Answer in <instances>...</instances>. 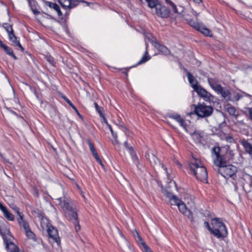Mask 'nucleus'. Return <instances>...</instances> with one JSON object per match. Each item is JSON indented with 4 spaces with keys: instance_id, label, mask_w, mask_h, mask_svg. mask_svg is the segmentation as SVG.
<instances>
[{
    "instance_id": "1",
    "label": "nucleus",
    "mask_w": 252,
    "mask_h": 252,
    "mask_svg": "<svg viewBox=\"0 0 252 252\" xmlns=\"http://www.w3.org/2000/svg\"><path fill=\"white\" fill-rule=\"evenodd\" d=\"M212 153L216 156L213 161L215 165H224L233 162L234 151L230 149L229 145L221 147L215 146L212 149Z\"/></svg>"
},
{
    "instance_id": "2",
    "label": "nucleus",
    "mask_w": 252,
    "mask_h": 252,
    "mask_svg": "<svg viewBox=\"0 0 252 252\" xmlns=\"http://www.w3.org/2000/svg\"><path fill=\"white\" fill-rule=\"evenodd\" d=\"M189 166L198 180L203 182L207 180V169L202 165L200 160L194 158L189 162Z\"/></svg>"
},
{
    "instance_id": "3",
    "label": "nucleus",
    "mask_w": 252,
    "mask_h": 252,
    "mask_svg": "<svg viewBox=\"0 0 252 252\" xmlns=\"http://www.w3.org/2000/svg\"><path fill=\"white\" fill-rule=\"evenodd\" d=\"M212 235L217 238H223L227 236L228 233L225 225L220 218H215L211 220Z\"/></svg>"
},
{
    "instance_id": "4",
    "label": "nucleus",
    "mask_w": 252,
    "mask_h": 252,
    "mask_svg": "<svg viewBox=\"0 0 252 252\" xmlns=\"http://www.w3.org/2000/svg\"><path fill=\"white\" fill-rule=\"evenodd\" d=\"M192 107L194 110L192 112L190 113L191 114H195L198 117L206 118L211 116L213 112V108L211 106H208L204 103H199L197 105L192 104Z\"/></svg>"
},
{
    "instance_id": "5",
    "label": "nucleus",
    "mask_w": 252,
    "mask_h": 252,
    "mask_svg": "<svg viewBox=\"0 0 252 252\" xmlns=\"http://www.w3.org/2000/svg\"><path fill=\"white\" fill-rule=\"evenodd\" d=\"M217 166V171L225 179L232 178L234 179L235 174L237 172V168L236 166L229 164L224 165H215Z\"/></svg>"
},
{
    "instance_id": "6",
    "label": "nucleus",
    "mask_w": 252,
    "mask_h": 252,
    "mask_svg": "<svg viewBox=\"0 0 252 252\" xmlns=\"http://www.w3.org/2000/svg\"><path fill=\"white\" fill-rule=\"evenodd\" d=\"M63 214L65 218L73 224L76 232H78L80 229V225H79L77 208H74L72 210H69L65 211L63 212Z\"/></svg>"
},
{
    "instance_id": "7",
    "label": "nucleus",
    "mask_w": 252,
    "mask_h": 252,
    "mask_svg": "<svg viewBox=\"0 0 252 252\" xmlns=\"http://www.w3.org/2000/svg\"><path fill=\"white\" fill-rule=\"evenodd\" d=\"M189 24L194 29L199 31L205 36H211V31L205 27L203 24L198 23L194 19H190L188 22Z\"/></svg>"
},
{
    "instance_id": "8",
    "label": "nucleus",
    "mask_w": 252,
    "mask_h": 252,
    "mask_svg": "<svg viewBox=\"0 0 252 252\" xmlns=\"http://www.w3.org/2000/svg\"><path fill=\"white\" fill-rule=\"evenodd\" d=\"M153 13L160 18H167L170 15V10L168 7L160 3Z\"/></svg>"
},
{
    "instance_id": "9",
    "label": "nucleus",
    "mask_w": 252,
    "mask_h": 252,
    "mask_svg": "<svg viewBox=\"0 0 252 252\" xmlns=\"http://www.w3.org/2000/svg\"><path fill=\"white\" fill-rule=\"evenodd\" d=\"M58 200L60 202V204L63 212L69 210H72L74 208L76 207L75 203L69 198L61 197L58 198Z\"/></svg>"
},
{
    "instance_id": "10",
    "label": "nucleus",
    "mask_w": 252,
    "mask_h": 252,
    "mask_svg": "<svg viewBox=\"0 0 252 252\" xmlns=\"http://www.w3.org/2000/svg\"><path fill=\"white\" fill-rule=\"evenodd\" d=\"M47 227L49 237L52 238L59 245L61 243V240L59 237L58 230L49 222L47 223Z\"/></svg>"
},
{
    "instance_id": "11",
    "label": "nucleus",
    "mask_w": 252,
    "mask_h": 252,
    "mask_svg": "<svg viewBox=\"0 0 252 252\" xmlns=\"http://www.w3.org/2000/svg\"><path fill=\"white\" fill-rule=\"evenodd\" d=\"M194 91L196 92L198 96L202 97L206 101H211L214 99V96L202 87L200 85Z\"/></svg>"
},
{
    "instance_id": "12",
    "label": "nucleus",
    "mask_w": 252,
    "mask_h": 252,
    "mask_svg": "<svg viewBox=\"0 0 252 252\" xmlns=\"http://www.w3.org/2000/svg\"><path fill=\"white\" fill-rule=\"evenodd\" d=\"M145 157L147 160H148L151 165L154 167L156 166L161 165L163 167V165L161 164L158 159L156 156L154 152L152 150H148L145 154Z\"/></svg>"
},
{
    "instance_id": "13",
    "label": "nucleus",
    "mask_w": 252,
    "mask_h": 252,
    "mask_svg": "<svg viewBox=\"0 0 252 252\" xmlns=\"http://www.w3.org/2000/svg\"><path fill=\"white\" fill-rule=\"evenodd\" d=\"M178 207L180 212L187 216L192 223L195 222L192 212L190 210L187 209L185 204L183 201L178 204Z\"/></svg>"
},
{
    "instance_id": "14",
    "label": "nucleus",
    "mask_w": 252,
    "mask_h": 252,
    "mask_svg": "<svg viewBox=\"0 0 252 252\" xmlns=\"http://www.w3.org/2000/svg\"><path fill=\"white\" fill-rule=\"evenodd\" d=\"M124 146L128 150L134 163L136 165L137 168H139L140 162L133 147L128 145L127 141L124 142Z\"/></svg>"
},
{
    "instance_id": "15",
    "label": "nucleus",
    "mask_w": 252,
    "mask_h": 252,
    "mask_svg": "<svg viewBox=\"0 0 252 252\" xmlns=\"http://www.w3.org/2000/svg\"><path fill=\"white\" fill-rule=\"evenodd\" d=\"M86 142L89 146L90 150L91 151L93 156L96 159V161L102 167H103L104 165L103 164L101 159L99 158L98 155L94 148V146L93 142H92V141L91 140V139H87L86 140Z\"/></svg>"
},
{
    "instance_id": "16",
    "label": "nucleus",
    "mask_w": 252,
    "mask_h": 252,
    "mask_svg": "<svg viewBox=\"0 0 252 252\" xmlns=\"http://www.w3.org/2000/svg\"><path fill=\"white\" fill-rule=\"evenodd\" d=\"M151 42L152 45L163 54L167 55L170 54L169 50L164 45L161 44L157 41H152Z\"/></svg>"
},
{
    "instance_id": "17",
    "label": "nucleus",
    "mask_w": 252,
    "mask_h": 252,
    "mask_svg": "<svg viewBox=\"0 0 252 252\" xmlns=\"http://www.w3.org/2000/svg\"><path fill=\"white\" fill-rule=\"evenodd\" d=\"M184 71L187 72V75L189 80V83L194 91L200 85L198 84L197 80L193 76V75L188 71L186 68L184 69Z\"/></svg>"
},
{
    "instance_id": "18",
    "label": "nucleus",
    "mask_w": 252,
    "mask_h": 252,
    "mask_svg": "<svg viewBox=\"0 0 252 252\" xmlns=\"http://www.w3.org/2000/svg\"><path fill=\"white\" fill-rule=\"evenodd\" d=\"M219 89L216 92L218 94H220L222 97L227 101L231 100L230 92L226 88H223L221 86L219 87Z\"/></svg>"
},
{
    "instance_id": "19",
    "label": "nucleus",
    "mask_w": 252,
    "mask_h": 252,
    "mask_svg": "<svg viewBox=\"0 0 252 252\" xmlns=\"http://www.w3.org/2000/svg\"><path fill=\"white\" fill-rule=\"evenodd\" d=\"M0 210L2 212L4 217L10 221L14 220V216L9 212L7 208L0 202Z\"/></svg>"
},
{
    "instance_id": "20",
    "label": "nucleus",
    "mask_w": 252,
    "mask_h": 252,
    "mask_svg": "<svg viewBox=\"0 0 252 252\" xmlns=\"http://www.w3.org/2000/svg\"><path fill=\"white\" fill-rule=\"evenodd\" d=\"M9 40L12 42L13 45L19 47L22 51H24V47L21 45L19 40H17L18 37L15 35L14 32L8 35Z\"/></svg>"
},
{
    "instance_id": "21",
    "label": "nucleus",
    "mask_w": 252,
    "mask_h": 252,
    "mask_svg": "<svg viewBox=\"0 0 252 252\" xmlns=\"http://www.w3.org/2000/svg\"><path fill=\"white\" fill-rule=\"evenodd\" d=\"M208 82L210 86V87L213 89L215 92L217 91V89H219V87H221V86L220 84H219L218 81L216 79L213 78H208Z\"/></svg>"
},
{
    "instance_id": "22",
    "label": "nucleus",
    "mask_w": 252,
    "mask_h": 252,
    "mask_svg": "<svg viewBox=\"0 0 252 252\" xmlns=\"http://www.w3.org/2000/svg\"><path fill=\"white\" fill-rule=\"evenodd\" d=\"M46 4L51 8H53L55 11H56L59 16H62L63 15V13L60 9L59 6L56 3L46 1Z\"/></svg>"
},
{
    "instance_id": "23",
    "label": "nucleus",
    "mask_w": 252,
    "mask_h": 252,
    "mask_svg": "<svg viewBox=\"0 0 252 252\" xmlns=\"http://www.w3.org/2000/svg\"><path fill=\"white\" fill-rule=\"evenodd\" d=\"M246 152L252 157V145L247 140L244 139L241 142Z\"/></svg>"
},
{
    "instance_id": "24",
    "label": "nucleus",
    "mask_w": 252,
    "mask_h": 252,
    "mask_svg": "<svg viewBox=\"0 0 252 252\" xmlns=\"http://www.w3.org/2000/svg\"><path fill=\"white\" fill-rule=\"evenodd\" d=\"M31 9L34 15H38L40 12L36 8L37 2L35 0H28Z\"/></svg>"
},
{
    "instance_id": "25",
    "label": "nucleus",
    "mask_w": 252,
    "mask_h": 252,
    "mask_svg": "<svg viewBox=\"0 0 252 252\" xmlns=\"http://www.w3.org/2000/svg\"><path fill=\"white\" fill-rule=\"evenodd\" d=\"M0 48H1L7 55L11 56L15 60H17V58L14 54L13 51L11 48L5 44H3Z\"/></svg>"
},
{
    "instance_id": "26",
    "label": "nucleus",
    "mask_w": 252,
    "mask_h": 252,
    "mask_svg": "<svg viewBox=\"0 0 252 252\" xmlns=\"http://www.w3.org/2000/svg\"><path fill=\"white\" fill-rule=\"evenodd\" d=\"M145 1L147 2L148 6L152 9L153 13L158 7V5L160 3L158 0H145Z\"/></svg>"
},
{
    "instance_id": "27",
    "label": "nucleus",
    "mask_w": 252,
    "mask_h": 252,
    "mask_svg": "<svg viewBox=\"0 0 252 252\" xmlns=\"http://www.w3.org/2000/svg\"><path fill=\"white\" fill-rule=\"evenodd\" d=\"M166 192L167 193L166 194V196L170 198V200L173 201L175 205L178 206V204H179L182 201L181 200L178 199L176 195H173L167 191H166Z\"/></svg>"
},
{
    "instance_id": "28",
    "label": "nucleus",
    "mask_w": 252,
    "mask_h": 252,
    "mask_svg": "<svg viewBox=\"0 0 252 252\" xmlns=\"http://www.w3.org/2000/svg\"><path fill=\"white\" fill-rule=\"evenodd\" d=\"M151 57L148 55V51L147 50H146V51L145 52L144 55L142 57L141 60L134 66H136L137 65L145 63L148 61H149Z\"/></svg>"
},
{
    "instance_id": "29",
    "label": "nucleus",
    "mask_w": 252,
    "mask_h": 252,
    "mask_svg": "<svg viewBox=\"0 0 252 252\" xmlns=\"http://www.w3.org/2000/svg\"><path fill=\"white\" fill-rule=\"evenodd\" d=\"M8 252H23L20 251L19 247L16 245L14 243H11V245L6 249Z\"/></svg>"
},
{
    "instance_id": "30",
    "label": "nucleus",
    "mask_w": 252,
    "mask_h": 252,
    "mask_svg": "<svg viewBox=\"0 0 252 252\" xmlns=\"http://www.w3.org/2000/svg\"><path fill=\"white\" fill-rule=\"evenodd\" d=\"M191 135L193 136V138L197 140V141H201L203 139V135L201 132L199 131H194L192 134Z\"/></svg>"
},
{
    "instance_id": "31",
    "label": "nucleus",
    "mask_w": 252,
    "mask_h": 252,
    "mask_svg": "<svg viewBox=\"0 0 252 252\" xmlns=\"http://www.w3.org/2000/svg\"><path fill=\"white\" fill-rule=\"evenodd\" d=\"M62 7L64 9L68 8L70 6V0H58Z\"/></svg>"
},
{
    "instance_id": "32",
    "label": "nucleus",
    "mask_w": 252,
    "mask_h": 252,
    "mask_svg": "<svg viewBox=\"0 0 252 252\" xmlns=\"http://www.w3.org/2000/svg\"><path fill=\"white\" fill-rule=\"evenodd\" d=\"M25 232L27 237L31 239L34 240L35 239V235L34 233L32 231L30 227H29L27 229L25 230Z\"/></svg>"
},
{
    "instance_id": "33",
    "label": "nucleus",
    "mask_w": 252,
    "mask_h": 252,
    "mask_svg": "<svg viewBox=\"0 0 252 252\" xmlns=\"http://www.w3.org/2000/svg\"><path fill=\"white\" fill-rule=\"evenodd\" d=\"M3 27L6 30L8 34L14 32L12 27L11 25H9L7 23H4Z\"/></svg>"
},
{
    "instance_id": "34",
    "label": "nucleus",
    "mask_w": 252,
    "mask_h": 252,
    "mask_svg": "<svg viewBox=\"0 0 252 252\" xmlns=\"http://www.w3.org/2000/svg\"><path fill=\"white\" fill-rule=\"evenodd\" d=\"M94 107L95 108L96 111L97 112V113L99 114L100 116H103V114H104L103 113V108L101 107H100L98 104L96 102H94Z\"/></svg>"
},
{
    "instance_id": "35",
    "label": "nucleus",
    "mask_w": 252,
    "mask_h": 252,
    "mask_svg": "<svg viewBox=\"0 0 252 252\" xmlns=\"http://www.w3.org/2000/svg\"><path fill=\"white\" fill-rule=\"evenodd\" d=\"M63 99L66 101V102L71 106L73 110L75 111L76 112H78V110L76 107L73 104V103L71 102V101L67 98L65 96H63Z\"/></svg>"
},
{
    "instance_id": "36",
    "label": "nucleus",
    "mask_w": 252,
    "mask_h": 252,
    "mask_svg": "<svg viewBox=\"0 0 252 252\" xmlns=\"http://www.w3.org/2000/svg\"><path fill=\"white\" fill-rule=\"evenodd\" d=\"M18 223L20 226H22L23 227L24 230L27 229L30 227L29 222L27 221H26V220H24L22 221H19L18 222Z\"/></svg>"
},
{
    "instance_id": "37",
    "label": "nucleus",
    "mask_w": 252,
    "mask_h": 252,
    "mask_svg": "<svg viewBox=\"0 0 252 252\" xmlns=\"http://www.w3.org/2000/svg\"><path fill=\"white\" fill-rule=\"evenodd\" d=\"M227 111L229 113V115L231 116L235 115V113L236 112V109L233 106H229L227 109Z\"/></svg>"
},
{
    "instance_id": "38",
    "label": "nucleus",
    "mask_w": 252,
    "mask_h": 252,
    "mask_svg": "<svg viewBox=\"0 0 252 252\" xmlns=\"http://www.w3.org/2000/svg\"><path fill=\"white\" fill-rule=\"evenodd\" d=\"M169 117L176 120L177 122L179 121L181 118V116L177 114H170Z\"/></svg>"
},
{
    "instance_id": "39",
    "label": "nucleus",
    "mask_w": 252,
    "mask_h": 252,
    "mask_svg": "<svg viewBox=\"0 0 252 252\" xmlns=\"http://www.w3.org/2000/svg\"><path fill=\"white\" fill-rule=\"evenodd\" d=\"M79 3V1L78 0H70V6H69L68 9L75 7L78 5Z\"/></svg>"
},
{
    "instance_id": "40",
    "label": "nucleus",
    "mask_w": 252,
    "mask_h": 252,
    "mask_svg": "<svg viewBox=\"0 0 252 252\" xmlns=\"http://www.w3.org/2000/svg\"><path fill=\"white\" fill-rule=\"evenodd\" d=\"M37 216L40 220L41 225H42V221H43L44 219L48 221V219L44 217V214L42 212L38 213Z\"/></svg>"
},
{
    "instance_id": "41",
    "label": "nucleus",
    "mask_w": 252,
    "mask_h": 252,
    "mask_svg": "<svg viewBox=\"0 0 252 252\" xmlns=\"http://www.w3.org/2000/svg\"><path fill=\"white\" fill-rule=\"evenodd\" d=\"M119 128L124 132L125 133L126 135H127V132L128 131L127 128L124 125V124H119L118 125Z\"/></svg>"
},
{
    "instance_id": "42",
    "label": "nucleus",
    "mask_w": 252,
    "mask_h": 252,
    "mask_svg": "<svg viewBox=\"0 0 252 252\" xmlns=\"http://www.w3.org/2000/svg\"><path fill=\"white\" fill-rule=\"evenodd\" d=\"M225 139L227 142L230 143H234L235 142V140L233 138L232 135H231L226 136L225 137Z\"/></svg>"
},
{
    "instance_id": "43",
    "label": "nucleus",
    "mask_w": 252,
    "mask_h": 252,
    "mask_svg": "<svg viewBox=\"0 0 252 252\" xmlns=\"http://www.w3.org/2000/svg\"><path fill=\"white\" fill-rule=\"evenodd\" d=\"M178 122L179 123L180 125L184 128H186L187 126L185 120L181 118Z\"/></svg>"
},
{
    "instance_id": "44",
    "label": "nucleus",
    "mask_w": 252,
    "mask_h": 252,
    "mask_svg": "<svg viewBox=\"0 0 252 252\" xmlns=\"http://www.w3.org/2000/svg\"><path fill=\"white\" fill-rule=\"evenodd\" d=\"M46 60L51 64L54 65L55 61L53 58L51 56H47L46 57Z\"/></svg>"
},
{
    "instance_id": "45",
    "label": "nucleus",
    "mask_w": 252,
    "mask_h": 252,
    "mask_svg": "<svg viewBox=\"0 0 252 252\" xmlns=\"http://www.w3.org/2000/svg\"><path fill=\"white\" fill-rule=\"evenodd\" d=\"M204 225L205 227L209 231L210 233L212 234V226H210L209 223L208 221H205Z\"/></svg>"
},
{
    "instance_id": "46",
    "label": "nucleus",
    "mask_w": 252,
    "mask_h": 252,
    "mask_svg": "<svg viewBox=\"0 0 252 252\" xmlns=\"http://www.w3.org/2000/svg\"><path fill=\"white\" fill-rule=\"evenodd\" d=\"M142 246L143 247L145 252H153L151 249L148 247V246L145 243V242H143Z\"/></svg>"
},
{
    "instance_id": "47",
    "label": "nucleus",
    "mask_w": 252,
    "mask_h": 252,
    "mask_svg": "<svg viewBox=\"0 0 252 252\" xmlns=\"http://www.w3.org/2000/svg\"><path fill=\"white\" fill-rule=\"evenodd\" d=\"M136 235H137V238H136V241L137 242L140 243V244L142 246L143 242H145L143 241V240L142 239V238H141V237L140 236V235L139 234V233L137 232H136Z\"/></svg>"
},
{
    "instance_id": "48",
    "label": "nucleus",
    "mask_w": 252,
    "mask_h": 252,
    "mask_svg": "<svg viewBox=\"0 0 252 252\" xmlns=\"http://www.w3.org/2000/svg\"><path fill=\"white\" fill-rule=\"evenodd\" d=\"M171 8L172 9L173 11L175 13H179V12L178 11L177 6L175 5L174 3H172L171 5H170Z\"/></svg>"
},
{
    "instance_id": "49",
    "label": "nucleus",
    "mask_w": 252,
    "mask_h": 252,
    "mask_svg": "<svg viewBox=\"0 0 252 252\" xmlns=\"http://www.w3.org/2000/svg\"><path fill=\"white\" fill-rule=\"evenodd\" d=\"M18 216V218H17V221L18 222H19V221H22L24 220H25L24 219V215L22 214V213H20L19 214H17Z\"/></svg>"
},
{
    "instance_id": "50",
    "label": "nucleus",
    "mask_w": 252,
    "mask_h": 252,
    "mask_svg": "<svg viewBox=\"0 0 252 252\" xmlns=\"http://www.w3.org/2000/svg\"><path fill=\"white\" fill-rule=\"evenodd\" d=\"M30 89L34 93L35 95L36 96V97L38 98L39 97V95H38V94L37 93L36 90V89L34 88H33L31 86H30Z\"/></svg>"
},
{
    "instance_id": "51",
    "label": "nucleus",
    "mask_w": 252,
    "mask_h": 252,
    "mask_svg": "<svg viewBox=\"0 0 252 252\" xmlns=\"http://www.w3.org/2000/svg\"><path fill=\"white\" fill-rule=\"evenodd\" d=\"M246 175H247L249 177V180L250 181L249 186L251 188V187H252V176H251V175L247 174H246Z\"/></svg>"
},
{
    "instance_id": "52",
    "label": "nucleus",
    "mask_w": 252,
    "mask_h": 252,
    "mask_svg": "<svg viewBox=\"0 0 252 252\" xmlns=\"http://www.w3.org/2000/svg\"><path fill=\"white\" fill-rule=\"evenodd\" d=\"M13 209L15 211V212L17 214L21 213L20 212V209L17 207H15L13 208Z\"/></svg>"
},
{
    "instance_id": "53",
    "label": "nucleus",
    "mask_w": 252,
    "mask_h": 252,
    "mask_svg": "<svg viewBox=\"0 0 252 252\" xmlns=\"http://www.w3.org/2000/svg\"><path fill=\"white\" fill-rule=\"evenodd\" d=\"M100 117L103 119V121L104 123H105L107 125L108 124H109L104 114H103V116H100Z\"/></svg>"
},
{
    "instance_id": "54",
    "label": "nucleus",
    "mask_w": 252,
    "mask_h": 252,
    "mask_svg": "<svg viewBox=\"0 0 252 252\" xmlns=\"http://www.w3.org/2000/svg\"><path fill=\"white\" fill-rule=\"evenodd\" d=\"M111 134L114 139H118V135L116 132H113Z\"/></svg>"
},
{
    "instance_id": "55",
    "label": "nucleus",
    "mask_w": 252,
    "mask_h": 252,
    "mask_svg": "<svg viewBox=\"0 0 252 252\" xmlns=\"http://www.w3.org/2000/svg\"><path fill=\"white\" fill-rule=\"evenodd\" d=\"M112 143L114 145H119L120 144V142H119L118 139H115L114 141H113L112 142Z\"/></svg>"
},
{
    "instance_id": "56",
    "label": "nucleus",
    "mask_w": 252,
    "mask_h": 252,
    "mask_svg": "<svg viewBox=\"0 0 252 252\" xmlns=\"http://www.w3.org/2000/svg\"><path fill=\"white\" fill-rule=\"evenodd\" d=\"M165 1L166 2V4H168V5H171V4L172 3H173L171 0H165Z\"/></svg>"
},
{
    "instance_id": "57",
    "label": "nucleus",
    "mask_w": 252,
    "mask_h": 252,
    "mask_svg": "<svg viewBox=\"0 0 252 252\" xmlns=\"http://www.w3.org/2000/svg\"><path fill=\"white\" fill-rule=\"evenodd\" d=\"M107 126H108V127L109 130H110L111 133H113V132H114L113 131V128H112V126H111V125H110L109 124H108Z\"/></svg>"
},
{
    "instance_id": "58",
    "label": "nucleus",
    "mask_w": 252,
    "mask_h": 252,
    "mask_svg": "<svg viewBox=\"0 0 252 252\" xmlns=\"http://www.w3.org/2000/svg\"><path fill=\"white\" fill-rule=\"evenodd\" d=\"M249 114L250 115V117H251V119L252 120V107L249 108Z\"/></svg>"
},
{
    "instance_id": "59",
    "label": "nucleus",
    "mask_w": 252,
    "mask_h": 252,
    "mask_svg": "<svg viewBox=\"0 0 252 252\" xmlns=\"http://www.w3.org/2000/svg\"><path fill=\"white\" fill-rule=\"evenodd\" d=\"M194 2L199 4L202 2V0H192Z\"/></svg>"
},
{
    "instance_id": "60",
    "label": "nucleus",
    "mask_w": 252,
    "mask_h": 252,
    "mask_svg": "<svg viewBox=\"0 0 252 252\" xmlns=\"http://www.w3.org/2000/svg\"><path fill=\"white\" fill-rule=\"evenodd\" d=\"M11 112L12 114H14L15 115H16V116H17V117L18 116V115L17 113L16 112H14V111H12H12H11Z\"/></svg>"
},
{
    "instance_id": "61",
    "label": "nucleus",
    "mask_w": 252,
    "mask_h": 252,
    "mask_svg": "<svg viewBox=\"0 0 252 252\" xmlns=\"http://www.w3.org/2000/svg\"><path fill=\"white\" fill-rule=\"evenodd\" d=\"M193 14L194 15V16H195V17H197L198 16V14H198V13H197L196 12H195V11H193Z\"/></svg>"
},
{
    "instance_id": "62",
    "label": "nucleus",
    "mask_w": 252,
    "mask_h": 252,
    "mask_svg": "<svg viewBox=\"0 0 252 252\" xmlns=\"http://www.w3.org/2000/svg\"><path fill=\"white\" fill-rule=\"evenodd\" d=\"M77 114H78V115L79 116L80 118H83V117L79 113V112L78 111V112H76Z\"/></svg>"
},
{
    "instance_id": "63",
    "label": "nucleus",
    "mask_w": 252,
    "mask_h": 252,
    "mask_svg": "<svg viewBox=\"0 0 252 252\" xmlns=\"http://www.w3.org/2000/svg\"><path fill=\"white\" fill-rule=\"evenodd\" d=\"M4 44L2 43L1 40L0 39V47H1Z\"/></svg>"
},
{
    "instance_id": "64",
    "label": "nucleus",
    "mask_w": 252,
    "mask_h": 252,
    "mask_svg": "<svg viewBox=\"0 0 252 252\" xmlns=\"http://www.w3.org/2000/svg\"><path fill=\"white\" fill-rule=\"evenodd\" d=\"M223 123H225V122H224L223 123H221V124L219 125V127H220V126L221 125H222Z\"/></svg>"
}]
</instances>
